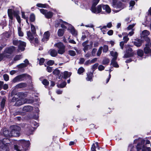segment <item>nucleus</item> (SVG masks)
Returning a JSON list of instances; mask_svg holds the SVG:
<instances>
[{
	"label": "nucleus",
	"mask_w": 151,
	"mask_h": 151,
	"mask_svg": "<svg viewBox=\"0 0 151 151\" xmlns=\"http://www.w3.org/2000/svg\"><path fill=\"white\" fill-rule=\"evenodd\" d=\"M93 73L91 72L88 73H87V77L86 79L87 81H92Z\"/></svg>",
	"instance_id": "obj_24"
},
{
	"label": "nucleus",
	"mask_w": 151,
	"mask_h": 151,
	"mask_svg": "<svg viewBox=\"0 0 151 151\" xmlns=\"http://www.w3.org/2000/svg\"><path fill=\"white\" fill-rule=\"evenodd\" d=\"M42 83L45 86H47L49 85V82L47 80L44 79L42 81Z\"/></svg>",
	"instance_id": "obj_43"
},
{
	"label": "nucleus",
	"mask_w": 151,
	"mask_h": 151,
	"mask_svg": "<svg viewBox=\"0 0 151 151\" xmlns=\"http://www.w3.org/2000/svg\"><path fill=\"white\" fill-rule=\"evenodd\" d=\"M19 146L14 145V148L17 151H26L28 149L30 145L29 141H26L24 140H19L18 142Z\"/></svg>",
	"instance_id": "obj_1"
},
{
	"label": "nucleus",
	"mask_w": 151,
	"mask_h": 151,
	"mask_svg": "<svg viewBox=\"0 0 151 151\" xmlns=\"http://www.w3.org/2000/svg\"><path fill=\"white\" fill-rule=\"evenodd\" d=\"M135 4V2L134 1H131L129 3L130 6H133Z\"/></svg>",
	"instance_id": "obj_64"
},
{
	"label": "nucleus",
	"mask_w": 151,
	"mask_h": 151,
	"mask_svg": "<svg viewBox=\"0 0 151 151\" xmlns=\"http://www.w3.org/2000/svg\"><path fill=\"white\" fill-rule=\"evenodd\" d=\"M47 71L49 72H51L52 71V67L47 66Z\"/></svg>",
	"instance_id": "obj_62"
},
{
	"label": "nucleus",
	"mask_w": 151,
	"mask_h": 151,
	"mask_svg": "<svg viewBox=\"0 0 151 151\" xmlns=\"http://www.w3.org/2000/svg\"><path fill=\"white\" fill-rule=\"evenodd\" d=\"M30 20L31 22H33L35 20V16L34 14H31L30 17Z\"/></svg>",
	"instance_id": "obj_41"
},
{
	"label": "nucleus",
	"mask_w": 151,
	"mask_h": 151,
	"mask_svg": "<svg viewBox=\"0 0 151 151\" xmlns=\"http://www.w3.org/2000/svg\"><path fill=\"white\" fill-rule=\"evenodd\" d=\"M123 40L124 42H127L129 40V38L127 36H125L123 37Z\"/></svg>",
	"instance_id": "obj_61"
},
{
	"label": "nucleus",
	"mask_w": 151,
	"mask_h": 151,
	"mask_svg": "<svg viewBox=\"0 0 151 151\" xmlns=\"http://www.w3.org/2000/svg\"><path fill=\"white\" fill-rule=\"evenodd\" d=\"M63 74V78L65 79H66L70 76L71 73L68 71H65L64 72Z\"/></svg>",
	"instance_id": "obj_27"
},
{
	"label": "nucleus",
	"mask_w": 151,
	"mask_h": 151,
	"mask_svg": "<svg viewBox=\"0 0 151 151\" xmlns=\"http://www.w3.org/2000/svg\"><path fill=\"white\" fill-rule=\"evenodd\" d=\"M10 129L13 136L18 137L20 135L21 127L17 125H14L10 127Z\"/></svg>",
	"instance_id": "obj_3"
},
{
	"label": "nucleus",
	"mask_w": 151,
	"mask_h": 151,
	"mask_svg": "<svg viewBox=\"0 0 151 151\" xmlns=\"http://www.w3.org/2000/svg\"><path fill=\"white\" fill-rule=\"evenodd\" d=\"M20 26L21 25L18 27V33L19 36L23 37L24 36V33L22 31Z\"/></svg>",
	"instance_id": "obj_26"
},
{
	"label": "nucleus",
	"mask_w": 151,
	"mask_h": 151,
	"mask_svg": "<svg viewBox=\"0 0 151 151\" xmlns=\"http://www.w3.org/2000/svg\"><path fill=\"white\" fill-rule=\"evenodd\" d=\"M144 52L145 54H148L151 51V50L148 47V45H146V47L144 48Z\"/></svg>",
	"instance_id": "obj_28"
},
{
	"label": "nucleus",
	"mask_w": 151,
	"mask_h": 151,
	"mask_svg": "<svg viewBox=\"0 0 151 151\" xmlns=\"http://www.w3.org/2000/svg\"><path fill=\"white\" fill-rule=\"evenodd\" d=\"M91 151H96V146L94 144H93L92 145V147L91 148Z\"/></svg>",
	"instance_id": "obj_63"
},
{
	"label": "nucleus",
	"mask_w": 151,
	"mask_h": 151,
	"mask_svg": "<svg viewBox=\"0 0 151 151\" xmlns=\"http://www.w3.org/2000/svg\"><path fill=\"white\" fill-rule=\"evenodd\" d=\"M103 52H106L108 50V47L107 45H105L103 47Z\"/></svg>",
	"instance_id": "obj_44"
},
{
	"label": "nucleus",
	"mask_w": 151,
	"mask_h": 151,
	"mask_svg": "<svg viewBox=\"0 0 151 151\" xmlns=\"http://www.w3.org/2000/svg\"><path fill=\"white\" fill-rule=\"evenodd\" d=\"M60 73V71L59 70L57 69H55L53 72V73L55 75H58Z\"/></svg>",
	"instance_id": "obj_54"
},
{
	"label": "nucleus",
	"mask_w": 151,
	"mask_h": 151,
	"mask_svg": "<svg viewBox=\"0 0 151 151\" xmlns=\"http://www.w3.org/2000/svg\"><path fill=\"white\" fill-rule=\"evenodd\" d=\"M50 35V33L49 31L45 32L43 35V37L42 39V41L43 42H46L48 41Z\"/></svg>",
	"instance_id": "obj_16"
},
{
	"label": "nucleus",
	"mask_w": 151,
	"mask_h": 151,
	"mask_svg": "<svg viewBox=\"0 0 151 151\" xmlns=\"http://www.w3.org/2000/svg\"><path fill=\"white\" fill-rule=\"evenodd\" d=\"M57 22L58 24L60 25L61 27L65 29L68 27V29L70 30L71 33L73 35L75 36L77 35V31L74 27L70 24L66 22H63L61 19L59 20Z\"/></svg>",
	"instance_id": "obj_2"
},
{
	"label": "nucleus",
	"mask_w": 151,
	"mask_h": 151,
	"mask_svg": "<svg viewBox=\"0 0 151 151\" xmlns=\"http://www.w3.org/2000/svg\"><path fill=\"white\" fill-rule=\"evenodd\" d=\"M103 49V47L101 46V47H100L99 49H98V50L97 51V56H100V55H101V52H102V50Z\"/></svg>",
	"instance_id": "obj_42"
},
{
	"label": "nucleus",
	"mask_w": 151,
	"mask_h": 151,
	"mask_svg": "<svg viewBox=\"0 0 151 151\" xmlns=\"http://www.w3.org/2000/svg\"><path fill=\"white\" fill-rule=\"evenodd\" d=\"M22 56L21 55H17L15 56L14 58V61H16L20 60L22 58Z\"/></svg>",
	"instance_id": "obj_33"
},
{
	"label": "nucleus",
	"mask_w": 151,
	"mask_h": 151,
	"mask_svg": "<svg viewBox=\"0 0 151 151\" xmlns=\"http://www.w3.org/2000/svg\"><path fill=\"white\" fill-rule=\"evenodd\" d=\"M102 7L103 10H105L107 13H109L111 12V9L108 5H103Z\"/></svg>",
	"instance_id": "obj_19"
},
{
	"label": "nucleus",
	"mask_w": 151,
	"mask_h": 151,
	"mask_svg": "<svg viewBox=\"0 0 151 151\" xmlns=\"http://www.w3.org/2000/svg\"><path fill=\"white\" fill-rule=\"evenodd\" d=\"M110 53L111 55L114 57L113 58H115L116 57V59H117L118 56V54L116 52L112 51L110 52Z\"/></svg>",
	"instance_id": "obj_37"
},
{
	"label": "nucleus",
	"mask_w": 151,
	"mask_h": 151,
	"mask_svg": "<svg viewBox=\"0 0 151 151\" xmlns=\"http://www.w3.org/2000/svg\"><path fill=\"white\" fill-rule=\"evenodd\" d=\"M88 43V41H86L83 42L82 45L84 47L83 48V50L84 52H86L89 49H91L93 45V42H90V44L87 45Z\"/></svg>",
	"instance_id": "obj_9"
},
{
	"label": "nucleus",
	"mask_w": 151,
	"mask_h": 151,
	"mask_svg": "<svg viewBox=\"0 0 151 151\" xmlns=\"http://www.w3.org/2000/svg\"><path fill=\"white\" fill-rule=\"evenodd\" d=\"M54 46L57 49L58 54L62 55L65 52V46L63 43L61 42H58L55 44Z\"/></svg>",
	"instance_id": "obj_5"
},
{
	"label": "nucleus",
	"mask_w": 151,
	"mask_h": 151,
	"mask_svg": "<svg viewBox=\"0 0 151 151\" xmlns=\"http://www.w3.org/2000/svg\"><path fill=\"white\" fill-rule=\"evenodd\" d=\"M102 6L101 5H99L96 7L95 6H92L91 10L92 12L95 14H98L103 12L101 11Z\"/></svg>",
	"instance_id": "obj_11"
},
{
	"label": "nucleus",
	"mask_w": 151,
	"mask_h": 151,
	"mask_svg": "<svg viewBox=\"0 0 151 151\" xmlns=\"http://www.w3.org/2000/svg\"><path fill=\"white\" fill-rule=\"evenodd\" d=\"M69 54L72 56H74L76 55V53L74 51L70 50L69 51Z\"/></svg>",
	"instance_id": "obj_49"
},
{
	"label": "nucleus",
	"mask_w": 151,
	"mask_h": 151,
	"mask_svg": "<svg viewBox=\"0 0 151 151\" xmlns=\"http://www.w3.org/2000/svg\"><path fill=\"white\" fill-rule=\"evenodd\" d=\"M134 53L132 52V50L131 47H129L127 50L126 53L124 56V57L128 58L133 56Z\"/></svg>",
	"instance_id": "obj_14"
},
{
	"label": "nucleus",
	"mask_w": 151,
	"mask_h": 151,
	"mask_svg": "<svg viewBox=\"0 0 151 151\" xmlns=\"http://www.w3.org/2000/svg\"><path fill=\"white\" fill-rule=\"evenodd\" d=\"M98 68L99 70L101 71L104 69V67L102 65H100L98 67Z\"/></svg>",
	"instance_id": "obj_58"
},
{
	"label": "nucleus",
	"mask_w": 151,
	"mask_h": 151,
	"mask_svg": "<svg viewBox=\"0 0 151 151\" xmlns=\"http://www.w3.org/2000/svg\"><path fill=\"white\" fill-rule=\"evenodd\" d=\"M138 144L139 145V147H141V149L142 147V145H141L139 143H138ZM142 151H151V150L150 147H146L143 146L142 147Z\"/></svg>",
	"instance_id": "obj_25"
},
{
	"label": "nucleus",
	"mask_w": 151,
	"mask_h": 151,
	"mask_svg": "<svg viewBox=\"0 0 151 151\" xmlns=\"http://www.w3.org/2000/svg\"><path fill=\"white\" fill-rule=\"evenodd\" d=\"M137 53L138 55L140 57H142L144 54L143 51L140 49L138 50Z\"/></svg>",
	"instance_id": "obj_35"
},
{
	"label": "nucleus",
	"mask_w": 151,
	"mask_h": 151,
	"mask_svg": "<svg viewBox=\"0 0 151 151\" xmlns=\"http://www.w3.org/2000/svg\"><path fill=\"white\" fill-rule=\"evenodd\" d=\"M54 63V61L53 60H50L48 61L47 63V64L50 65H53Z\"/></svg>",
	"instance_id": "obj_52"
},
{
	"label": "nucleus",
	"mask_w": 151,
	"mask_h": 151,
	"mask_svg": "<svg viewBox=\"0 0 151 151\" xmlns=\"http://www.w3.org/2000/svg\"><path fill=\"white\" fill-rule=\"evenodd\" d=\"M4 135L7 137H11L13 136L11 131H9L7 130H5L3 132Z\"/></svg>",
	"instance_id": "obj_22"
},
{
	"label": "nucleus",
	"mask_w": 151,
	"mask_h": 151,
	"mask_svg": "<svg viewBox=\"0 0 151 151\" xmlns=\"http://www.w3.org/2000/svg\"><path fill=\"white\" fill-rule=\"evenodd\" d=\"M100 0H94L93 1V3L92 6H95L98 3Z\"/></svg>",
	"instance_id": "obj_46"
},
{
	"label": "nucleus",
	"mask_w": 151,
	"mask_h": 151,
	"mask_svg": "<svg viewBox=\"0 0 151 151\" xmlns=\"http://www.w3.org/2000/svg\"><path fill=\"white\" fill-rule=\"evenodd\" d=\"M66 83L65 82H63L60 84L58 85V86L59 88H63L66 85Z\"/></svg>",
	"instance_id": "obj_38"
},
{
	"label": "nucleus",
	"mask_w": 151,
	"mask_h": 151,
	"mask_svg": "<svg viewBox=\"0 0 151 151\" xmlns=\"http://www.w3.org/2000/svg\"><path fill=\"white\" fill-rule=\"evenodd\" d=\"M25 77V75L24 74L18 76L14 78L12 82L14 83H15L17 82L23 81L24 80V78Z\"/></svg>",
	"instance_id": "obj_13"
},
{
	"label": "nucleus",
	"mask_w": 151,
	"mask_h": 151,
	"mask_svg": "<svg viewBox=\"0 0 151 151\" xmlns=\"http://www.w3.org/2000/svg\"><path fill=\"white\" fill-rule=\"evenodd\" d=\"M91 55L90 52H87L85 55V57L88 58L91 56Z\"/></svg>",
	"instance_id": "obj_59"
},
{
	"label": "nucleus",
	"mask_w": 151,
	"mask_h": 151,
	"mask_svg": "<svg viewBox=\"0 0 151 151\" xmlns=\"http://www.w3.org/2000/svg\"><path fill=\"white\" fill-rule=\"evenodd\" d=\"M109 62V60L107 58H105L103 60L102 64L103 65H108Z\"/></svg>",
	"instance_id": "obj_40"
},
{
	"label": "nucleus",
	"mask_w": 151,
	"mask_h": 151,
	"mask_svg": "<svg viewBox=\"0 0 151 151\" xmlns=\"http://www.w3.org/2000/svg\"><path fill=\"white\" fill-rule=\"evenodd\" d=\"M6 101V99L4 98H3L2 100L1 103V106L2 109H3L4 107Z\"/></svg>",
	"instance_id": "obj_36"
},
{
	"label": "nucleus",
	"mask_w": 151,
	"mask_h": 151,
	"mask_svg": "<svg viewBox=\"0 0 151 151\" xmlns=\"http://www.w3.org/2000/svg\"><path fill=\"white\" fill-rule=\"evenodd\" d=\"M99 27L100 28V29L101 30V31L103 32L104 34H105V32H106V26H103L102 27Z\"/></svg>",
	"instance_id": "obj_50"
},
{
	"label": "nucleus",
	"mask_w": 151,
	"mask_h": 151,
	"mask_svg": "<svg viewBox=\"0 0 151 151\" xmlns=\"http://www.w3.org/2000/svg\"><path fill=\"white\" fill-rule=\"evenodd\" d=\"M6 58V55L4 53L0 54V61L4 59V58Z\"/></svg>",
	"instance_id": "obj_55"
},
{
	"label": "nucleus",
	"mask_w": 151,
	"mask_h": 151,
	"mask_svg": "<svg viewBox=\"0 0 151 151\" xmlns=\"http://www.w3.org/2000/svg\"><path fill=\"white\" fill-rule=\"evenodd\" d=\"M16 18L17 21L18 22L19 24L20 25H21V18L19 16H17Z\"/></svg>",
	"instance_id": "obj_60"
},
{
	"label": "nucleus",
	"mask_w": 151,
	"mask_h": 151,
	"mask_svg": "<svg viewBox=\"0 0 151 151\" xmlns=\"http://www.w3.org/2000/svg\"><path fill=\"white\" fill-rule=\"evenodd\" d=\"M27 38L31 42L34 40V37L35 36L36 33L33 32H31L30 31H28L27 32Z\"/></svg>",
	"instance_id": "obj_12"
},
{
	"label": "nucleus",
	"mask_w": 151,
	"mask_h": 151,
	"mask_svg": "<svg viewBox=\"0 0 151 151\" xmlns=\"http://www.w3.org/2000/svg\"><path fill=\"white\" fill-rule=\"evenodd\" d=\"M104 26L106 27V28L107 27H108V28H110L112 27V24L111 22H109L106 25V26Z\"/></svg>",
	"instance_id": "obj_53"
},
{
	"label": "nucleus",
	"mask_w": 151,
	"mask_h": 151,
	"mask_svg": "<svg viewBox=\"0 0 151 151\" xmlns=\"http://www.w3.org/2000/svg\"><path fill=\"white\" fill-rule=\"evenodd\" d=\"M8 14L9 18L12 20L13 18V15L16 17L19 16V12L13 10L12 9H10L8 10Z\"/></svg>",
	"instance_id": "obj_7"
},
{
	"label": "nucleus",
	"mask_w": 151,
	"mask_h": 151,
	"mask_svg": "<svg viewBox=\"0 0 151 151\" xmlns=\"http://www.w3.org/2000/svg\"><path fill=\"white\" fill-rule=\"evenodd\" d=\"M150 34L149 31L147 30H144L142 32V37H145L148 35Z\"/></svg>",
	"instance_id": "obj_32"
},
{
	"label": "nucleus",
	"mask_w": 151,
	"mask_h": 151,
	"mask_svg": "<svg viewBox=\"0 0 151 151\" xmlns=\"http://www.w3.org/2000/svg\"><path fill=\"white\" fill-rule=\"evenodd\" d=\"M116 58H113L111 61V64L115 68H118L119 66L116 61Z\"/></svg>",
	"instance_id": "obj_20"
},
{
	"label": "nucleus",
	"mask_w": 151,
	"mask_h": 151,
	"mask_svg": "<svg viewBox=\"0 0 151 151\" xmlns=\"http://www.w3.org/2000/svg\"><path fill=\"white\" fill-rule=\"evenodd\" d=\"M13 43L15 45H18V50L21 51H23L25 49V47L26 46V43L20 40H18L16 39H14L13 40Z\"/></svg>",
	"instance_id": "obj_4"
},
{
	"label": "nucleus",
	"mask_w": 151,
	"mask_h": 151,
	"mask_svg": "<svg viewBox=\"0 0 151 151\" xmlns=\"http://www.w3.org/2000/svg\"><path fill=\"white\" fill-rule=\"evenodd\" d=\"M113 6L114 9L112 10L116 13L118 12L125 7L124 5L120 2L116 3H113Z\"/></svg>",
	"instance_id": "obj_6"
},
{
	"label": "nucleus",
	"mask_w": 151,
	"mask_h": 151,
	"mask_svg": "<svg viewBox=\"0 0 151 151\" xmlns=\"http://www.w3.org/2000/svg\"><path fill=\"white\" fill-rule=\"evenodd\" d=\"M41 13L44 14L45 17L47 18H51L53 15V13L50 12H47V10L44 9H40Z\"/></svg>",
	"instance_id": "obj_10"
},
{
	"label": "nucleus",
	"mask_w": 151,
	"mask_h": 151,
	"mask_svg": "<svg viewBox=\"0 0 151 151\" xmlns=\"http://www.w3.org/2000/svg\"><path fill=\"white\" fill-rule=\"evenodd\" d=\"M142 43V40L140 39H138L137 40H136L134 42V45L137 47H140Z\"/></svg>",
	"instance_id": "obj_23"
},
{
	"label": "nucleus",
	"mask_w": 151,
	"mask_h": 151,
	"mask_svg": "<svg viewBox=\"0 0 151 151\" xmlns=\"http://www.w3.org/2000/svg\"><path fill=\"white\" fill-rule=\"evenodd\" d=\"M27 86V84L26 83H19L16 86V87L17 88H23Z\"/></svg>",
	"instance_id": "obj_21"
},
{
	"label": "nucleus",
	"mask_w": 151,
	"mask_h": 151,
	"mask_svg": "<svg viewBox=\"0 0 151 151\" xmlns=\"http://www.w3.org/2000/svg\"><path fill=\"white\" fill-rule=\"evenodd\" d=\"M24 63H22L17 65V67L19 68H22L27 67L29 64L28 60L26 59L24 61Z\"/></svg>",
	"instance_id": "obj_17"
},
{
	"label": "nucleus",
	"mask_w": 151,
	"mask_h": 151,
	"mask_svg": "<svg viewBox=\"0 0 151 151\" xmlns=\"http://www.w3.org/2000/svg\"><path fill=\"white\" fill-rule=\"evenodd\" d=\"M85 71L84 68L82 67L80 68L78 70V73L79 74H81L83 73Z\"/></svg>",
	"instance_id": "obj_39"
},
{
	"label": "nucleus",
	"mask_w": 151,
	"mask_h": 151,
	"mask_svg": "<svg viewBox=\"0 0 151 151\" xmlns=\"http://www.w3.org/2000/svg\"><path fill=\"white\" fill-rule=\"evenodd\" d=\"M22 100H19L17 101L15 103V106H20L24 104V103L22 101Z\"/></svg>",
	"instance_id": "obj_31"
},
{
	"label": "nucleus",
	"mask_w": 151,
	"mask_h": 151,
	"mask_svg": "<svg viewBox=\"0 0 151 151\" xmlns=\"http://www.w3.org/2000/svg\"><path fill=\"white\" fill-rule=\"evenodd\" d=\"M3 77L5 81H7L9 80V76L6 74H5L3 75Z\"/></svg>",
	"instance_id": "obj_51"
},
{
	"label": "nucleus",
	"mask_w": 151,
	"mask_h": 151,
	"mask_svg": "<svg viewBox=\"0 0 151 151\" xmlns=\"http://www.w3.org/2000/svg\"><path fill=\"white\" fill-rule=\"evenodd\" d=\"M135 25V24H132L129 25L127 27V29L129 30H130L132 29V28L134 27Z\"/></svg>",
	"instance_id": "obj_57"
},
{
	"label": "nucleus",
	"mask_w": 151,
	"mask_h": 151,
	"mask_svg": "<svg viewBox=\"0 0 151 151\" xmlns=\"http://www.w3.org/2000/svg\"><path fill=\"white\" fill-rule=\"evenodd\" d=\"M32 107L30 106H27L23 107V110L26 111H30V109H32Z\"/></svg>",
	"instance_id": "obj_34"
},
{
	"label": "nucleus",
	"mask_w": 151,
	"mask_h": 151,
	"mask_svg": "<svg viewBox=\"0 0 151 151\" xmlns=\"http://www.w3.org/2000/svg\"><path fill=\"white\" fill-rule=\"evenodd\" d=\"M45 61L44 59L42 58L39 60V64L40 65H41L43 64Z\"/></svg>",
	"instance_id": "obj_56"
},
{
	"label": "nucleus",
	"mask_w": 151,
	"mask_h": 151,
	"mask_svg": "<svg viewBox=\"0 0 151 151\" xmlns=\"http://www.w3.org/2000/svg\"><path fill=\"white\" fill-rule=\"evenodd\" d=\"M4 140H8V139H4L3 140H0V147L3 146V145H6V143L5 144L4 142Z\"/></svg>",
	"instance_id": "obj_47"
},
{
	"label": "nucleus",
	"mask_w": 151,
	"mask_h": 151,
	"mask_svg": "<svg viewBox=\"0 0 151 151\" xmlns=\"http://www.w3.org/2000/svg\"><path fill=\"white\" fill-rule=\"evenodd\" d=\"M36 6L39 7H42L44 8H48L49 7V6L46 4H42L40 3L37 4Z\"/></svg>",
	"instance_id": "obj_29"
},
{
	"label": "nucleus",
	"mask_w": 151,
	"mask_h": 151,
	"mask_svg": "<svg viewBox=\"0 0 151 151\" xmlns=\"http://www.w3.org/2000/svg\"><path fill=\"white\" fill-rule=\"evenodd\" d=\"M25 127L26 128V131H27V135H29L32 133L34 127L30 125H26Z\"/></svg>",
	"instance_id": "obj_15"
},
{
	"label": "nucleus",
	"mask_w": 151,
	"mask_h": 151,
	"mask_svg": "<svg viewBox=\"0 0 151 151\" xmlns=\"http://www.w3.org/2000/svg\"><path fill=\"white\" fill-rule=\"evenodd\" d=\"M31 32H33L34 33H36V29L35 26L32 24H31Z\"/></svg>",
	"instance_id": "obj_45"
},
{
	"label": "nucleus",
	"mask_w": 151,
	"mask_h": 151,
	"mask_svg": "<svg viewBox=\"0 0 151 151\" xmlns=\"http://www.w3.org/2000/svg\"><path fill=\"white\" fill-rule=\"evenodd\" d=\"M15 50V47L13 46L6 47L3 53L6 55V58H8Z\"/></svg>",
	"instance_id": "obj_8"
},
{
	"label": "nucleus",
	"mask_w": 151,
	"mask_h": 151,
	"mask_svg": "<svg viewBox=\"0 0 151 151\" xmlns=\"http://www.w3.org/2000/svg\"><path fill=\"white\" fill-rule=\"evenodd\" d=\"M99 65L98 63H96L94 65H92V69L93 70V72L97 68L98 66Z\"/></svg>",
	"instance_id": "obj_48"
},
{
	"label": "nucleus",
	"mask_w": 151,
	"mask_h": 151,
	"mask_svg": "<svg viewBox=\"0 0 151 151\" xmlns=\"http://www.w3.org/2000/svg\"><path fill=\"white\" fill-rule=\"evenodd\" d=\"M48 53L50 54L51 56L53 57H56L58 53V51L56 50L51 49L48 51Z\"/></svg>",
	"instance_id": "obj_18"
},
{
	"label": "nucleus",
	"mask_w": 151,
	"mask_h": 151,
	"mask_svg": "<svg viewBox=\"0 0 151 151\" xmlns=\"http://www.w3.org/2000/svg\"><path fill=\"white\" fill-rule=\"evenodd\" d=\"M64 32V30L61 29H58V34L59 36L62 37L63 36Z\"/></svg>",
	"instance_id": "obj_30"
}]
</instances>
